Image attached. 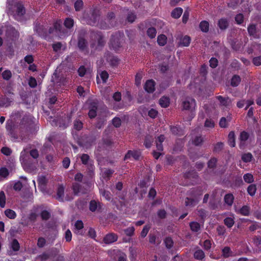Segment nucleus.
<instances>
[{"label":"nucleus","mask_w":261,"mask_h":261,"mask_svg":"<svg viewBox=\"0 0 261 261\" xmlns=\"http://www.w3.org/2000/svg\"><path fill=\"white\" fill-rule=\"evenodd\" d=\"M224 223L228 228H230L234 225V221L233 218L231 217H227L224 219Z\"/></svg>","instance_id":"nucleus-51"},{"label":"nucleus","mask_w":261,"mask_h":261,"mask_svg":"<svg viewBox=\"0 0 261 261\" xmlns=\"http://www.w3.org/2000/svg\"><path fill=\"white\" fill-rule=\"evenodd\" d=\"M140 150H129L124 157V160L130 159L132 158L135 161H139L141 156Z\"/></svg>","instance_id":"nucleus-8"},{"label":"nucleus","mask_w":261,"mask_h":261,"mask_svg":"<svg viewBox=\"0 0 261 261\" xmlns=\"http://www.w3.org/2000/svg\"><path fill=\"white\" fill-rule=\"evenodd\" d=\"M5 215L10 219H14L17 217L16 212L11 209H7L5 211Z\"/></svg>","instance_id":"nucleus-43"},{"label":"nucleus","mask_w":261,"mask_h":261,"mask_svg":"<svg viewBox=\"0 0 261 261\" xmlns=\"http://www.w3.org/2000/svg\"><path fill=\"white\" fill-rule=\"evenodd\" d=\"M170 103V100L168 97L162 96L159 100V104L162 108H167Z\"/></svg>","instance_id":"nucleus-32"},{"label":"nucleus","mask_w":261,"mask_h":261,"mask_svg":"<svg viewBox=\"0 0 261 261\" xmlns=\"http://www.w3.org/2000/svg\"><path fill=\"white\" fill-rule=\"evenodd\" d=\"M20 161L23 169L28 171L34 170L36 167V162L31 158L29 154L24 151L20 153Z\"/></svg>","instance_id":"nucleus-2"},{"label":"nucleus","mask_w":261,"mask_h":261,"mask_svg":"<svg viewBox=\"0 0 261 261\" xmlns=\"http://www.w3.org/2000/svg\"><path fill=\"white\" fill-rule=\"evenodd\" d=\"M216 98L220 102V105L225 108L228 107L231 103V100L228 97H224L221 95H219L216 96Z\"/></svg>","instance_id":"nucleus-19"},{"label":"nucleus","mask_w":261,"mask_h":261,"mask_svg":"<svg viewBox=\"0 0 261 261\" xmlns=\"http://www.w3.org/2000/svg\"><path fill=\"white\" fill-rule=\"evenodd\" d=\"M50 256V254L46 253L45 252H43L42 254L38 255L36 257V259H39L41 261H45L49 258Z\"/></svg>","instance_id":"nucleus-63"},{"label":"nucleus","mask_w":261,"mask_h":261,"mask_svg":"<svg viewBox=\"0 0 261 261\" xmlns=\"http://www.w3.org/2000/svg\"><path fill=\"white\" fill-rule=\"evenodd\" d=\"M249 228L251 231H254L256 230L259 229L258 231V232H259L261 234V227H260V225L256 222H254L252 225H251L249 226Z\"/></svg>","instance_id":"nucleus-62"},{"label":"nucleus","mask_w":261,"mask_h":261,"mask_svg":"<svg viewBox=\"0 0 261 261\" xmlns=\"http://www.w3.org/2000/svg\"><path fill=\"white\" fill-rule=\"evenodd\" d=\"M223 147H224L223 143L221 142H218L214 146L213 152H219L223 149Z\"/></svg>","instance_id":"nucleus-64"},{"label":"nucleus","mask_w":261,"mask_h":261,"mask_svg":"<svg viewBox=\"0 0 261 261\" xmlns=\"http://www.w3.org/2000/svg\"><path fill=\"white\" fill-rule=\"evenodd\" d=\"M64 195V187L63 185H59L58 187L56 199L63 201Z\"/></svg>","instance_id":"nucleus-33"},{"label":"nucleus","mask_w":261,"mask_h":261,"mask_svg":"<svg viewBox=\"0 0 261 261\" xmlns=\"http://www.w3.org/2000/svg\"><path fill=\"white\" fill-rule=\"evenodd\" d=\"M106 60L110 63L111 66L116 67L119 64L120 60L116 56H113L108 52L106 55Z\"/></svg>","instance_id":"nucleus-13"},{"label":"nucleus","mask_w":261,"mask_h":261,"mask_svg":"<svg viewBox=\"0 0 261 261\" xmlns=\"http://www.w3.org/2000/svg\"><path fill=\"white\" fill-rule=\"evenodd\" d=\"M245 182L247 184H251L254 181V177L251 173H247L243 175Z\"/></svg>","instance_id":"nucleus-47"},{"label":"nucleus","mask_w":261,"mask_h":261,"mask_svg":"<svg viewBox=\"0 0 261 261\" xmlns=\"http://www.w3.org/2000/svg\"><path fill=\"white\" fill-rule=\"evenodd\" d=\"M153 141V138L150 135H147L145 137L144 145L146 148H149L151 146Z\"/></svg>","instance_id":"nucleus-41"},{"label":"nucleus","mask_w":261,"mask_h":261,"mask_svg":"<svg viewBox=\"0 0 261 261\" xmlns=\"http://www.w3.org/2000/svg\"><path fill=\"white\" fill-rule=\"evenodd\" d=\"M86 32L84 30H81L77 37V47L79 50L85 54L89 53L88 41L86 39Z\"/></svg>","instance_id":"nucleus-4"},{"label":"nucleus","mask_w":261,"mask_h":261,"mask_svg":"<svg viewBox=\"0 0 261 261\" xmlns=\"http://www.w3.org/2000/svg\"><path fill=\"white\" fill-rule=\"evenodd\" d=\"M196 106L195 100L192 98H188L182 102L183 108L186 110L192 111L193 110L195 109Z\"/></svg>","instance_id":"nucleus-11"},{"label":"nucleus","mask_w":261,"mask_h":261,"mask_svg":"<svg viewBox=\"0 0 261 261\" xmlns=\"http://www.w3.org/2000/svg\"><path fill=\"white\" fill-rule=\"evenodd\" d=\"M14 7L16 8V13L18 16H22L25 13V9L23 5L20 3L18 2L15 4Z\"/></svg>","instance_id":"nucleus-21"},{"label":"nucleus","mask_w":261,"mask_h":261,"mask_svg":"<svg viewBox=\"0 0 261 261\" xmlns=\"http://www.w3.org/2000/svg\"><path fill=\"white\" fill-rule=\"evenodd\" d=\"M100 194L108 201H110L111 199V194L109 191L100 190Z\"/></svg>","instance_id":"nucleus-60"},{"label":"nucleus","mask_w":261,"mask_h":261,"mask_svg":"<svg viewBox=\"0 0 261 261\" xmlns=\"http://www.w3.org/2000/svg\"><path fill=\"white\" fill-rule=\"evenodd\" d=\"M193 256L195 259L202 260L205 257V253L202 250L198 249L194 252Z\"/></svg>","instance_id":"nucleus-36"},{"label":"nucleus","mask_w":261,"mask_h":261,"mask_svg":"<svg viewBox=\"0 0 261 261\" xmlns=\"http://www.w3.org/2000/svg\"><path fill=\"white\" fill-rule=\"evenodd\" d=\"M12 102V99L6 96L2 97L0 100V105L2 107H9Z\"/></svg>","instance_id":"nucleus-35"},{"label":"nucleus","mask_w":261,"mask_h":261,"mask_svg":"<svg viewBox=\"0 0 261 261\" xmlns=\"http://www.w3.org/2000/svg\"><path fill=\"white\" fill-rule=\"evenodd\" d=\"M189 226L193 232L197 233L198 234L200 233L201 225L198 222L192 221L190 222Z\"/></svg>","instance_id":"nucleus-22"},{"label":"nucleus","mask_w":261,"mask_h":261,"mask_svg":"<svg viewBox=\"0 0 261 261\" xmlns=\"http://www.w3.org/2000/svg\"><path fill=\"white\" fill-rule=\"evenodd\" d=\"M72 189L75 195H78L80 193L84 194L87 193V190L80 184L74 182L72 184Z\"/></svg>","instance_id":"nucleus-14"},{"label":"nucleus","mask_w":261,"mask_h":261,"mask_svg":"<svg viewBox=\"0 0 261 261\" xmlns=\"http://www.w3.org/2000/svg\"><path fill=\"white\" fill-rule=\"evenodd\" d=\"M164 243L168 249H171L174 245L173 241L170 237H166L164 240Z\"/></svg>","instance_id":"nucleus-40"},{"label":"nucleus","mask_w":261,"mask_h":261,"mask_svg":"<svg viewBox=\"0 0 261 261\" xmlns=\"http://www.w3.org/2000/svg\"><path fill=\"white\" fill-rule=\"evenodd\" d=\"M92 17L93 18L94 20L90 24L92 25H97L99 28L101 29H107L109 28L108 25L107 23L103 21H101L100 22H97V20H99V15L96 14L95 12H93L92 14Z\"/></svg>","instance_id":"nucleus-10"},{"label":"nucleus","mask_w":261,"mask_h":261,"mask_svg":"<svg viewBox=\"0 0 261 261\" xmlns=\"http://www.w3.org/2000/svg\"><path fill=\"white\" fill-rule=\"evenodd\" d=\"M233 253L230 248L228 246H225L222 249V256L224 258H226L232 256L233 255Z\"/></svg>","instance_id":"nucleus-30"},{"label":"nucleus","mask_w":261,"mask_h":261,"mask_svg":"<svg viewBox=\"0 0 261 261\" xmlns=\"http://www.w3.org/2000/svg\"><path fill=\"white\" fill-rule=\"evenodd\" d=\"M183 176L186 179L193 178L196 179L198 178V175L197 172L193 170L185 173Z\"/></svg>","instance_id":"nucleus-31"},{"label":"nucleus","mask_w":261,"mask_h":261,"mask_svg":"<svg viewBox=\"0 0 261 261\" xmlns=\"http://www.w3.org/2000/svg\"><path fill=\"white\" fill-rule=\"evenodd\" d=\"M249 137V134L246 131H243L241 132L239 140H240V144L239 147L240 149H244L245 145V142L248 139Z\"/></svg>","instance_id":"nucleus-17"},{"label":"nucleus","mask_w":261,"mask_h":261,"mask_svg":"<svg viewBox=\"0 0 261 261\" xmlns=\"http://www.w3.org/2000/svg\"><path fill=\"white\" fill-rule=\"evenodd\" d=\"M234 20L237 24H241L244 20V17L243 14L239 13L234 17Z\"/></svg>","instance_id":"nucleus-57"},{"label":"nucleus","mask_w":261,"mask_h":261,"mask_svg":"<svg viewBox=\"0 0 261 261\" xmlns=\"http://www.w3.org/2000/svg\"><path fill=\"white\" fill-rule=\"evenodd\" d=\"M167 37L164 35L161 34L158 36V39H157V42L159 45L160 46H164L167 43Z\"/></svg>","instance_id":"nucleus-46"},{"label":"nucleus","mask_w":261,"mask_h":261,"mask_svg":"<svg viewBox=\"0 0 261 261\" xmlns=\"http://www.w3.org/2000/svg\"><path fill=\"white\" fill-rule=\"evenodd\" d=\"M242 160L245 163H248L251 161L253 155L250 152L244 153L242 155Z\"/></svg>","instance_id":"nucleus-49"},{"label":"nucleus","mask_w":261,"mask_h":261,"mask_svg":"<svg viewBox=\"0 0 261 261\" xmlns=\"http://www.w3.org/2000/svg\"><path fill=\"white\" fill-rule=\"evenodd\" d=\"M203 194L202 188L200 186L191 189L188 193V195L191 197H194L197 200L200 196Z\"/></svg>","instance_id":"nucleus-15"},{"label":"nucleus","mask_w":261,"mask_h":261,"mask_svg":"<svg viewBox=\"0 0 261 261\" xmlns=\"http://www.w3.org/2000/svg\"><path fill=\"white\" fill-rule=\"evenodd\" d=\"M75 233L81 236H83V228H84V224L82 220H77L74 224Z\"/></svg>","instance_id":"nucleus-23"},{"label":"nucleus","mask_w":261,"mask_h":261,"mask_svg":"<svg viewBox=\"0 0 261 261\" xmlns=\"http://www.w3.org/2000/svg\"><path fill=\"white\" fill-rule=\"evenodd\" d=\"M151 227L149 224L145 225L142 230L140 236L142 238H144L146 237L147 233H148Z\"/></svg>","instance_id":"nucleus-55"},{"label":"nucleus","mask_w":261,"mask_h":261,"mask_svg":"<svg viewBox=\"0 0 261 261\" xmlns=\"http://www.w3.org/2000/svg\"><path fill=\"white\" fill-rule=\"evenodd\" d=\"M80 159L82 163L86 166H88L89 162L91 161L90 156L86 153L82 154L80 156Z\"/></svg>","instance_id":"nucleus-39"},{"label":"nucleus","mask_w":261,"mask_h":261,"mask_svg":"<svg viewBox=\"0 0 261 261\" xmlns=\"http://www.w3.org/2000/svg\"><path fill=\"white\" fill-rule=\"evenodd\" d=\"M83 127V123L79 119H75L73 122V128L74 129L80 131Z\"/></svg>","instance_id":"nucleus-48"},{"label":"nucleus","mask_w":261,"mask_h":261,"mask_svg":"<svg viewBox=\"0 0 261 261\" xmlns=\"http://www.w3.org/2000/svg\"><path fill=\"white\" fill-rule=\"evenodd\" d=\"M34 30L39 36L44 39H47L48 37L47 29L43 25H41L40 23L39 22L35 23Z\"/></svg>","instance_id":"nucleus-6"},{"label":"nucleus","mask_w":261,"mask_h":261,"mask_svg":"<svg viewBox=\"0 0 261 261\" xmlns=\"http://www.w3.org/2000/svg\"><path fill=\"white\" fill-rule=\"evenodd\" d=\"M74 25V20L71 18H66L64 21V25L67 29H71Z\"/></svg>","instance_id":"nucleus-42"},{"label":"nucleus","mask_w":261,"mask_h":261,"mask_svg":"<svg viewBox=\"0 0 261 261\" xmlns=\"http://www.w3.org/2000/svg\"><path fill=\"white\" fill-rule=\"evenodd\" d=\"M114 172V171L111 169H106L103 173V177L109 179Z\"/></svg>","instance_id":"nucleus-59"},{"label":"nucleus","mask_w":261,"mask_h":261,"mask_svg":"<svg viewBox=\"0 0 261 261\" xmlns=\"http://www.w3.org/2000/svg\"><path fill=\"white\" fill-rule=\"evenodd\" d=\"M84 3L82 0H76L74 4L75 10L80 11L83 8Z\"/></svg>","instance_id":"nucleus-53"},{"label":"nucleus","mask_w":261,"mask_h":261,"mask_svg":"<svg viewBox=\"0 0 261 261\" xmlns=\"http://www.w3.org/2000/svg\"><path fill=\"white\" fill-rule=\"evenodd\" d=\"M217 159L216 158H211L207 162V167L210 169H214L216 166Z\"/></svg>","instance_id":"nucleus-58"},{"label":"nucleus","mask_w":261,"mask_h":261,"mask_svg":"<svg viewBox=\"0 0 261 261\" xmlns=\"http://www.w3.org/2000/svg\"><path fill=\"white\" fill-rule=\"evenodd\" d=\"M256 186L255 184H250L247 188L248 194L251 196H253L256 192Z\"/></svg>","instance_id":"nucleus-45"},{"label":"nucleus","mask_w":261,"mask_h":261,"mask_svg":"<svg viewBox=\"0 0 261 261\" xmlns=\"http://www.w3.org/2000/svg\"><path fill=\"white\" fill-rule=\"evenodd\" d=\"M247 31L250 36H252L254 38H257V25L256 24H250L247 27Z\"/></svg>","instance_id":"nucleus-20"},{"label":"nucleus","mask_w":261,"mask_h":261,"mask_svg":"<svg viewBox=\"0 0 261 261\" xmlns=\"http://www.w3.org/2000/svg\"><path fill=\"white\" fill-rule=\"evenodd\" d=\"M199 27L202 32L207 33L210 29V23L206 20H202L200 22Z\"/></svg>","instance_id":"nucleus-28"},{"label":"nucleus","mask_w":261,"mask_h":261,"mask_svg":"<svg viewBox=\"0 0 261 261\" xmlns=\"http://www.w3.org/2000/svg\"><path fill=\"white\" fill-rule=\"evenodd\" d=\"M170 130L174 135H180L182 131L181 129L177 126H171Z\"/></svg>","instance_id":"nucleus-56"},{"label":"nucleus","mask_w":261,"mask_h":261,"mask_svg":"<svg viewBox=\"0 0 261 261\" xmlns=\"http://www.w3.org/2000/svg\"><path fill=\"white\" fill-rule=\"evenodd\" d=\"M191 41V39L190 37L187 35L184 36L180 40L179 46L186 47L189 46Z\"/></svg>","instance_id":"nucleus-34"},{"label":"nucleus","mask_w":261,"mask_h":261,"mask_svg":"<svg viewBox=\"0 0 261 261\" xmlns=\"http://www.w3.org/2000/svg\"><path fill=\"white\" fill-rule=\"evenodd\" d=\"M98 103L96 100H93L89 102L88 109V116L90 119L95 118L97 115Z\"/></svg>","instance_id":"nucleus-7"},{"label":"nucleus","mask_w":261,"mask_h":261,"mask_svg":"<svg viewBox=\"0 0 261 261\" xmlns=\"http://www.w3.org/2000/svg\"><path fill=\"white\" fill-rule=\"evenodd\" d=\"M96 139V137L93 135H86L83 139L78 141V144L80 146L89 148L94 144Z\"/></svg>","instance_id":"nucleus-5"},{"label":"nucleus","mask_w":261,"mask_h":261,"mask_svg":"<svg viewBox=\"0 0 261 261\" xmlns=\"http://www.w3.org/2000/svg\"><path fill=\"white\" fill-rule=\"evenodd\" d=\"M236 136L233 131L229 132L228 135V144L231 147H234L236 145Z\"/></svg>","instance_id":"nucleus-27"},{"label":"nucleus","mask_w":261,"mask_h":261,"mask_svg":"<svg viewBox=\"0 0 261 261\" xmlns=\"http://www.w3.org/2000/svg\"><path fill=\"white\" fill-rule=\"evenodd\" d=\"M124 37L123 32H117L112 34L110 40V47L117 51L121 47V39Z\"/></svg>","instance_id":"nucleus-3"},{"label":"nucleus","mask_w":261,"mask_h":261,"mask_svg":"<svg viewBox=\"0 0 261 261\" xmlns=\"http://www.w3.org/2000/svg\"><path fill=\"white\" fill-rule=\"evenodd\" d=\"M218 26L221 30H225L229 26V22L227 18H222L218 21Z\"/></svg>","instance_id":"nucleus-24"},{"label":"nucleus","mask_w":261,"mask_h":261,"mask_svg":"<svg viewBox=\"0 0 261 261\" xmlns=\"http://www.w3.org/2000/svg\"><path fill=\"white\" fill-rule=\"evenodd\" d=\"M11 247L14 251H18L20 249V245L18 241L14 239L12 240Z\"/></svg>","instance_id":"nucleus-52"},{"label":"nucleus","mask_w":261,"mask_h":261,"mask_svg":"<svg viewBox=\"0 0 261 261\" xmlns=\"http://www.w3.org/2000/svg\"><path fill=\"white\" fill-rule=\"evenodd\" d=\"M156 29L153 27H150L147 30V35L150 38H154L156 36Z\"/></svg>","instance_id":"nucleus-50"},{"label":"nucleus","mask_w":261,"mask_h":261,"mask_svg":"<svg viewBox=\"0 0 261 261\" xmlns=\"http://www.w3.org/2000/svg\"><path fill=\"white\" fill-rule=\"evenodd\" d=\"M34 126L32 119L28 116H24L19 124L14 123L11 120H8L6 128L8 135L11 138L16 139L20 137L22 141H25L33 133Z\"/></svg>","instance_id":"nucleus-1"},{"label":"nucleus","mask_w":261,"mask_h":261,"mask_svg":"<svg viewBox=\"0 0 261 261\" xmlns=\"http://www.w3.org/2000/svg\"><path fill=\"white\" fill-rule=\"evenodd\" d=\"M250 208L248 205L243 206L239 210V213L242 216H248L250 214Z\"/></svg>","instance_id":"nucleus-44"},{"label":"nucleus","mask_w":261,"mask_h":261,"mask_svg":"<svg viewBox=\"0 0 261 261\" xmlns=\"http://www.w3.org/2000/svg\"><path fill=\"white\" fill-rule=\"evenodd\" d=\"M87 199L85 198H79L75 202L76 207L80 210H84L87 205Z\"/></svg>","instance_id":"nucleus-25"},{"label":"nucleus","mask_w":261,"mask_h":261,"mask_svg":"<svg viewBox=\"0 0 261 261\" xmlns=\"http://www.w3.org/2000/svg\"><path fill=\"white\" fill-rule=\"evenodd\" d=\"M182 9L180 7L175 8L171 12V16L177 19L179 18L182 13Z\"/></svg>","instance_id":"nucleus-38"},{"label":"nucleus","mask_w":261,"mask_h":261,"mask_svg":"<svg viewBox=\"0 0 261 261\" xmlns=\"http://www.w3.org/2000/svg\"><path fill=\"white\" fill-rule=\"evenodd\" d=\"M102 203L96 201L95 200H91L89 202V208L91 212H100L102 210Z\"/></svg>","instance_id":"nucleus-12"},{"label":"nucleus","mask_w":261,"mask_h":261,"mask_svg":"<svg viewBox=\"0 0 261 261\" xmlns=\"http://www.w3.org/2000/svg\"><path fill=\"white\" fill-rule=\"evenodd\" d=\"M234 199V196L231 193L226 194L224 197V201L225 203L228 206H231L232 205Z\"/></svg>","instance_id":"nucleus-26"},{"label":"nucleus","mask_w":261,"mask_h":261,"mask_svg":"<svg viewBox=\"0 0 261 261\" xmlns=\"http://www.w3.org/2000/svg\"><path fill=\"white\" fill-rule=\"evenodd\" d=\"M198 200L194 197H187L185 199V205L186 206H194L198 203Z\"/></svg>","instance_id":"nucleus-37"},{"label":"nucleus","mask_w":261,"mask_h":261,"mask_svg":"<svg viewBox=\"0 0 261 261\" xmlns=\"http://www.w3.org/2000/svg\"><path fill=\"white\" fill-rule=\"evenodd\" d=\"M94 38L95 40L97 41V45L95 47L96 50L101 49L105 45L106 41L104 39V36H103L101 32H97L95 34Z\"/></svg>","instance_id":"nucleus-9"},{"label":"nucleus","mask_w":261,"mask_h":261,"mask_svg":"<svg viewBox=\"0 0 261 261\" xmlns=\"http://www.w3.org/2000/svg\"><path fill=\"white\" fill-rule=\"evenodd\" d=\"M145 90L148 93H153L155 90V82L153 80H147L144 86Z\"/></svg>","instance_id":"nucleus-18"},{"label":"nucleus","mask_w":261,"mask_h":261,"mask_svg":"<svg viewBox=\"0 0 261 261\" xmlns=\"http://www.w3.org/2000/svg\"><path fill=\"white\" fill-rule=\"evenodd\" d=\"M118 236L114 233L106 234L103 239V242L106 244H112L117 241Z\"/></svg>","instance_id":"nucleus-16"},{"label":"nucleus","mask_w":261,"mask_h":261,"mask_svg":"<svg viewBox=\"0 0 261 261\" xmlns=\"http://www.w3.org/2000/svg\"><path fill=\"white\" fill-rule=\"evenodd\" d=\"M6 205V196L4 191L0 192V207H4Z\"/></svg>","instance_id":"nucleus-61"},{"label":"nucleus","mask_w":261,"mask_h":261,"mask_svg":"<svg viewBox=\"0 0 261 261\" xmlns=\"http://www.w3.org/2000/svg\"><path fill=\"white\" fill-rule=\"evenodd\" d=\"M241 81V77L239 75L234 74L230 80V85L233 87H237L240 84Z\"/></svg>","instance_id":"nucleus-29"},{"label":"nucleus","mask_w":261,"mask_h":261,"mask_svg":"<svg viewBox=\"0 0 261 261\" xmlns=\"http://www.w3.org/2000/svg\"><path fill=\"white\" fill-rule=\"evenodd\" d=\"M51 216L50 213L46 210H43L40 213V217L42 220H48Z\"/></svg>","instance_id":"nucleus-54"}]
</instances>
